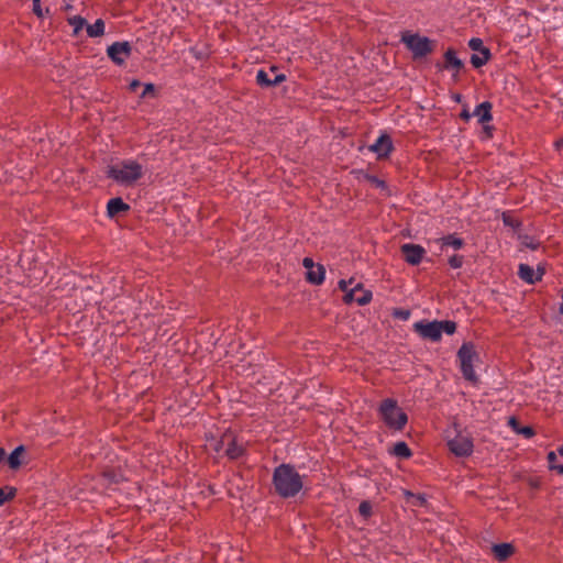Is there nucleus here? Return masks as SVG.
Instances as JSON below:
<instances>
[{
  "mask_svg": "<svg viewBox=\"0 0 563 563\" xmlns=\"http://www.w3.org/2000/svg\"><path fill=\"white\" fill-rule=\"evenodd\" d=\"M405 261L410 265H418L426 255V250L418 244L405 243L400 247Z\"/></svg>",
  "mask_w": 563,
  "mask_h": 563,
  "instance_id": "obj_12",
  "label": "nucleus"
},
{
  "mask_svg": "<svg viewBox=\"0 0 563 563\" xmlns=\"http://www.w3.org/2000/svg\"><path fill=\"white\" fill-rule=\"evenodd\" d=\"M372 291L364 289L361 283L355 284L352 288H350L346 294H344L343 300L345 303H351L353 301L357 302L360 306H365L372 300Z\"/></svg>",
  "mask_w": 563,
  "mask_h": 563,
  "instance_id": "obj_8",
  "label": "nucleus"
},
{
  "mask_svg": "<svg viewBox=\"0 0 563 563\" xmlns=\"http://www.w3.org/2000/svg\"><path fill=\"white\" fill-rule=\"evenodd\" d=\"M104 477L109 481V483H119L121 481V475H118L113 472H106Z\"/></svg>",
  "mask_w": 563,
  "mask_h": 563,
  "instance_id": "obj_33",
  "label": "nucleus"
},
{
  "mask_svg": "<svg viewBox=\"0 0 563 563\" xmlns=\"http://www.w3.org/2000/svg\"><path fill=\"white\" fill-rule=\"evenodd\" d=\"M518 275L523 282L532 285L541 279L543 271L539 268L538 272H536L533 267L528 264H519Z\"/></svg>",
  "mask_w": 563,
  "mask_h": 563,
  "instance_id": "obj_14",
  "label": "nucleus"
},
{
  "mask_svg": "<svg viewBox=\"0 0 563 563\" xmlns=\"http://www.w3.org/2000/svg\"><path fill=\"white\" fill-rule=\"evenodd\" d=\"M132 47L129 42H114L107 48V54L113 63L122 65L130 56Z\"/></svg>",
  "mask_w": 563,
  "mask_h": 563,
  "instance_id": "obj_10",
  "label": "nucleus"
},
{
  "mask_svg": "<svg viewBox=\"0 0 563 563\" xmlns=\"http://www.w3.org/2000/svg\"><path fill=\"white\" fill-rule=\"evenodd\" d=\"M379 412L385 423L395 430H402L408 421L407 415L398 407L397 401L391 398L382 401Z\"/></svg>",
  "mask_w": 563,
  "mask_h": 563,
  "instance_id": "obj_4",
  "label": "nucleus"
},
{
  "mask_svg": "<svg viewBox=\"0 0 563 563\" xmlns=\"http://www.w3.org/2000/svg\"><path fill=\"white\" fill-rule=\"evenodd\" d=\"M490 58V52L484 51V53L473 54L471 57V63L475 68H479L485 65Z\"/></svg>",
  "mask_w": 563,
  "mask_h": 563,
  "instance_id": "obj_23",
  "label": "nucleus"
},
{
  "mask_svg": "<svg viewBox=\"0 0 563 563\" xmlns=\"http://www.w3.org/2000/svg\"><path fill=\"white\" fill-rule=\"evenodd\" d=\"M492 108L493 106L489 101H484L475 108L473 117L477 118L478 123L485 124L493 119Z\"/></svg>",
  "mask_w": 563,
  "mask_h": 563,
  "instance_id": "obj_15",
  "label": "nucleus"
},
{
  "mask_svg": "<svg viewBox=\"0 0 563 563\" xmlns=\"http://www.w3.org/2000/svg\"><path fill=\"white\" fill-rule=\"evenodd\" d=\"M468 46L472 51L484 53V51H489L487 47L484 46L483 41L478 37H472L468 42Z\"/></svg>",
  "mask_w": 563,
  "mask_h": 563,
  "instance_id": "obj_26",
  "label": "nucleus"
},
{
  "mask_svg": "<svg viewBox=\"0 0 563 563\" xmlns=\"http://www.w3.org/2000/svg\"><path fill=\"white\" fill-rule=\"evenodd\" d=\"M372 504L367 500H364L358 506V512L361 516H363L365 519L371 517L372 515Z\"/></svg>",
  "mask_w": 563,
  "mask_h": 563,
  "instance_id": "obj_27",
  "label": "nucleus"
},
{
  "mask_svg": "<svg viewBox=\"0 0 563 563\" xmlns=\"http://www.w3.org/2000/svg\"><path fill=\"white\" fill-rule=\"evenodd\" d=\"M141 86V82L136 79L130 82V90L135 91Z\"/></svg>",
  "mask_w": 563,
  "mask_h": 563,
  "instance_id": "obj_40",
  "label": "nucleus"
},
{
  "mask_svg": "<svg viewBox=\"0 0 563 563\" xmlns=\"http://www.w3.org/2000/svg\"><path fill=\"white\" fill-rule=\"evenodd\" d=\"M69 24L74 27V34H78L79 31L86 25V20L80 15H74L68 19Z\"/></svg>",
  "mask_w": 563,
  "mask_h": 563,
  "instance_id": "obj_25",
  "label": "nucleus"
},
{
  "mask_svg": "<svg viewBox=\"0 0 563 563\" xmlns=\"http://www.w3.org/2000/svg\"><path fill=\"white\" fill-rule=\"evenodd\" d=\"M33 1V12L34 14H36L38 18H42L43 16V11H42V8H41V0H32Z\"/></svg>",
  "mask_w": 563,
  "mask_h": 563,
  "instance_id": "obj_35",
  "label": "nucleus"
},
{
  "mask_svg": "<svg viewBox=\"0 0 563 563\" xmlns=\"http://www.w3.org/2000/svg\"><path fill=\"white\" fill-rule=\"evenodd\" d=\"M87 34L89 37H98L104 33V22L102 19H98L93 24L87 25Z\"/></svg>",
  "mask_w": 563,
  "mask_h": 563,
  "instance_id": "obj_21",
  "label": "nucleus"
},
{
  "mask_svg": "<svg viewBox=\"0 0 563 563\" xmlns=\"http://www.w3.org/2000/svg\"><path fill=\"white\" fill-rule=\"evenodd\" d=\"M413 331L419 334L423 340H429L432 342H438L442 338V333H446L448 335H452L456 331V323L451 320L443 321H427L421 320L415 322Z\"/></svg>",
  "mask_w": 563,
  "mask_h": 563,
  "instance_id": "obj_3",
  "label": "nucleus"
},
{
  "mask_svg": "<svg viewBox=\"0 0 563 563\" xmlns=\"http://www.w3.org/2000/svg\"><path fill=\"white\" fill-rule=\"evenodd\" d=\"M417 505H423V503L426 501V499L422 496H417Z\"/></svg>",
  "mask_w": 563,
  "mask_h": 563,
  "instance_id": "obj_42",
  "label": "nucleus"
},
{
  "mask_svg": "<svg viewBox=\"0 0 563 563\" xmlns=\"http://www.w3.org/2000/svg\"><path fill=\"white\" fill-rule=\"evenodd\" d=\"M450 451L456 456H468L473 452V441L463 434H457L448 442Z\"/></svg>",
  "mask_w": 563,
  "mask_h": 563,
  "instance_id": "obj_9",
  "label": "nucleus"
},
{
  "mask_svg": "<svg viewBox=\"0 0 563 563\" xmlns=\"http://www.w3.org/2000/svg\"><path fill=\"white\" fill-rule=\"evenodd\" d=\"M484 130H485L487 133H489V134H490V130H492V128H490V126L485 125V126H484Z\"/></svg>",
  "mask_w": 563,
  "mask_h": 563,
  "instance_id": "obj_48",
  "label": "nucleus"
},
{
  "mask_svg": "<svg viewBox=\"0 0 563 563\" xmlns=\"http://www.w3.org/2000/svg\"><path fill=\"white\" fill-rule=\"evenodd\" d=\"M461 119L464 120L465 122L470 121V119L473 117V113H470V111L464 108L460 114Z\"/></svg>",
  "mask_w": 563,
  "mask_h": 563,
  "instance_id": "obj_39",
  "label": "nucleus"
},
{
  "mask_svg": "<svg viewBox=\"0 0 563 563\" xmlns=\"http://www.w3.org/2000/svg\"><path fill=\"white\" fill-rule=\"evenodd\" d=\"M286 79L284 74H277L276 68L272 67L268 71L260 69L256 74V82L261 87H275Z\"/></svg>",
  "mask_w": 563,
  "mask_h": 563,
  "instance_id": "obj_11",
  "label": "nucleus"
},
{
  "mask_svg": "<svg viewBox=\"0 0 563 563\" xmlns=\"http://www.w3.org/2000/svg\"><path fill=\"white\" fill-rule=\"evenodd\" d=\"M224 448H225V446H221V444H220V440H219V441H217V442H216V444H214V450H216L217 452H221V451H223V452H224Z\"/></svg>",
  "mask_w": 563,
  "mask_h": 563,
  "instance_id": "obj_41",
  "label": "nucleus"
},
{
  "mask_svg": "<svg viewBox=\"0 0 563 563\" xmlns=\"http://www.w3.org/2000/svg\"><path fill=\"white\" fill-rule=\"evenodd\" d=\"M369 151L375 153L378 158L387 157L393 150V142L387 134H382L372 145Z\"/></svg>",
  "mask_w": 563,
  "mask_h": 563,
  "instance_id": "obj_13",
  "label": "nucleus"
},
{
  "mask_svg": "<svg viewBox=\"0 0 563 563\" xmlns=\"http://www.w3.org/2000/svg\"><path fill=\"white\" fill-rule=\"evenodd\" d=\"M556 454H558V456H562V457H563V445H561V446L558 449Z\"/></svg>",
  "mask_w": 563,
  "mask_h": 563,
  "instance_id": "obj_46",
  "label": "nucleus"
},
{
  "mask_svg": "<svg viewBox=\"0 0 563 563\" xmlns=\"http://www.w3.org/2000/svg\"><path fill=\"white\" fill-rule=\"evenodd\" d=\"M221 446L224 448V454L230 460H238L245 453V446L242 441L236 439L232 433H224L220 439Z\"/></svg>",
  "mask_w": 563,
  "mask_h": 563,
  "instance_id": "obj_7",
  "label": "nucleus"
},
{
  "mask_svg": "<svg viewBox=\"0 0 563 563\" xmlns=\"http://www.w3.org/2000/svg\"><path fill=\"white\" fill-rule=\"evenodd\" d=\"M155 95V86L153 84H146L144 86L141 98L153 97Z\"/></svg>",
  "mask_w": 563,
  "mask_h": 563,
  "instance_id": "obj_31",
  "label": "nucleus"
},
{
  "mask_svg": "<svg viewBox=\"0 0 563 563\" xmlns=\"http://www.w3.org/2000/svg\"><path fill=\"white\" fill-rule=\"evenodd\" d=\"M478 358L475 346L471 342H464L457 351V360L463 377L472 383L477 382V375L474 371V362Z\"/></svg>",
  "mask_w": 563,
  "mask_h": 563,
  "instance_id": "obj_5",
  "label": "nucleus"
},
{
  "mask_svg": "<svg viewBox=\"0 0 563 563\" xmlns=\"http://www.w3.org/2000/svg\"><path fill=\"white\" fill-rule=\"evenodd\" d=\"M325 269L322 265H316L314 268L307 271V280L314 285H320L324 280Z\"/></svg>",
  "mask_w": 563,
  "mask_h": 563,
  "instance_id": "obj_19",
  "label": "nucleus"
},
{
  "mask_svg": "<svg viewBox=\"0 0 563 563\" xmlns=\"http://www.w3.org/2000/svg\"><path fill=\"white\" fill-rule=\"evenodd\" d=\"M5 455H7L5 451L3 449H0V462L3 461Z\"/></svg>",
  "mask_w": 563,
  "mask_h": 563,
  "instance_id": "obj_44",
  "label": "nucleus"
},
{
  "mask_svg": "<svg viewBox=\"0 0 563 563\" xmlns=\"http://www.w3.org/2000/svg\"><path fill=\"white\" fill-rule=\"evenodd\" d=\"M272 482L275 493L282 498H294L303 488V476L290 464L278 465Z\"/></svg>",
  "mask_w": 563,
  "mask_h": 563,
  "instance_id": "obj_1",
  "label": "nucleus"
},
{
  "mask_svg": "<svg viewBox=\"0 0 563 563\" xmlns=\"http://www.w3.org/2000/svg\"><path fill=\"white\" fill-rule=\"evenodd\" d=\"M24 452V446L20 445L15 448L11 454L8 456V464L11 468L15 470L21 465V455Z\"/></svg>",
  "mask_w": 563,
  "mask_h": 563,
  "instance_id": "obj_22",
  "label": "nucleus"
},
{
  "mask_svg": "<svg viewBox=\"0 0 563 563\" xmlns=\"http://www.w3.org/2000/svg\"><path fill=\"white\" fill-rule=\"evenodd\" d=\"M144 174L143 166L133 159H124L110 165L108 177L122 186H133Z\"/></svg>",
  "mask_w": 563,
  "mask_h": 563,
  "instance_id": "obj_2",
  "label": "nucleus"
},
{
  "mask_svg": "<svg viewBox=\"0 0 563 563\" xmlns=\"http://www.w3.org/2000/svg\"><path fill=\"white\" fill-rule=\"evenodd\" d=\"M522 244L526 246V247H529L531 250H536L538 249L539 246V243L536 242L533 239H530L528 236H525L523 240H522Z\"/></svg>",
  "mask_w": 563,
  "mask_h": 563,
  "instance_id": "obj_32",
  "label": "nucleus"
},
{
  "mask_svg": "<svg viewBox=\"0 0 563 563\" xmlns=\"http://www.w3.org/2000/svg\"><path fill=\"white\" fill-rule=\"evenodd\" d=\"M394 454L401 459L411 456V451L405 442H397L394 446Z\"/></svg>",
  "mask_w": 563,
  "mask_h": 563,
  "instance_id": "obj_24",
  "label": "nucleus"
},
{
  "mask_svg": "<svg viewBox=\"0 0 563 563\" xmlns=\"http://www.w3.org/2000/svg\"><path fill=\"white\" fill-rule=\"evenodd\" d=\"M463 256L461 255H453L449 260V264L452 268H460L463 265Z\"/></svg>",
  "mask_w": 563,
  "mask_h": 563,
  "instance_id": "obj_30",
  "label": "nucleus"
},
{
  "mask_svg": "<svg viewBox=\"0 0 563 563\" xmlns=\"http://www.w3.org/2000/svg\"><path fill=\"white\" fill-rule=\"evenodd\" d=\"M14 489L10 488L8 492L4 488H0V506H2L5 501L13 498Z\"/></svg>",
  "mask_w": 563,
  "mask_h": 563,
  "instance_id": "obj_28",
  "label": "nucleus"
},
{
  "mask_svg": "<svg viewBox=\"0 0 563 563\" xmlns=\"http://www.w3.org/2000/svg\"><path fill=\"white\" fill-rule=\"evenodd\" d=\"M548 462L551 470L556 471V466L560 465L558 462V454L554 451L548 453Z\"/></svg>",
  "mask_w": 563,
  "mask_h": 563,
  "instance_id": "obj_29",
  "label": "nucleus"
},
{
  "mask_svg": "<svg viewBox=\"0 0 563 563\" xmlns=\"http://www.w3.org/2000/svg\"><path fill=\"white\" fill-rule=\"evenodd\" d=\"M353 284V279L351 278L349 282L347 280H344V279H341L339 282V288L344 291L346 294V291H349V285H352Z\"/></svg>",
  "mask_w": 563,
  "mask_h": 563,
  "instance_id": "obj_36",
  "label": "nucleus"
},
{
  "mask_svg": "<svg viewBox=\"0 0 563 563\" xmlns=\"http://www.w3.org/2000/svg\"><path fill=\"white\" fill-rule=\"evenodd\" d=\"M302 265L303 267L308 271V269H312L314 268V263L312 261V258L310 257H305L303 261H302Z\"/></svg>",
  "mask_w": 563,
  "mask_h": 563,
  "instance_id": "obj_37",
  "label": "nucleus"
},
{
  "mask_svg": "<svg viewBox=\"0 0 563 563\" xmlns=\"http://www.w3.org/2000/svg\"><path fill=\"white\" fill-rule=\"evenodd\" d=\"M463 62L457 58L454 49L449 48L444 54V67L459 73L463 68Z\"/></svg>",
  "mask_w": 563,
  "mask_h": 563,
  "instance_id": "obj_17",
  "label": "nucleus"
},
{
  "mask_svg": "<svg viewBox=\"0 0 563 563\" xmlns=\"http://www.w3.org/2000/svg\"><path fill=\"white\" fill-rule=\"evenodd\" d=\"M519 432L526 438H531L534 434L533 429L530 427H523Z\"/></svg>",
  "mask_w": 563,
  "mask_h": 563,
  "instance_id": "obj_38",
  "label": "nucleus"
},
{
  "mask_svg": "<svg viewBox=\"0 0 563 563\" xmlns=\"http://www.w3.org/2000/svg\"><path fill=\"white\" fill-rule=\"evenodd\" d=\"M130 210V206L121 198H112L107 203V213L110 218H114Z\"/></svg>",
  "mask_w": 563,
  "mask_h": 563,
  "instance_id": "obj_16",
  "label": "nucleus"
},
{
  "mask_svg": "<svg viewBox=\"0 0 563 563\" xmlns=\"http://www.w3.org/2000/svg\"><path fill=\"white\" fill-rule=\"evenodd\" d=\"M556 146H558L559 148H562V147H563V139H562L561 141H559V142H556Z\"/></svg>",
  "mask_w": 563,
  "mask_h": 563,
  "instance_id": "obj_47",
  "label": "nucleus"
},
{
  "mask_svg": "<svg viewBox=\"0 0 563 563\" xmlns=\"http://www.w3.org/2000/svg\"><path fill=\"white\" fill-rule=\"evenodd\" d=\"M453 100H455L456 102H461L462 96L456 93V95L453 96Z\"/></svg>",
  "mask_w": 563,
  "mask_h": 563,
  "instance_id": "obj_45",
  "label": "nucleus"
},
{
  "mask_svg": "<svg viewBox=\"0 0 563 563\" xmlns=\"http://www.w3.org/2000/svg\"><path fill=\"white\" fill-rule=\"evenodd\" d=\"M492 551L498 561H505L514 553V547L510 543H499L494 544Z\"/></svg>",
  "mask_w": 563,
  "mask_h": 563,
  "instance_id": "obj_18",
  "label": "nucleus"
},
{
  "mask_svg": "<svg viewBox=\"0 0 563 563\" xmlns=\"http://www.w3.org/2000/svg\"><path fill=\"white\" fill-rule=\"evenodd\" d=\"M556 472L561 475H563V463H560L559 466H556Z\"/></svg>",
  "mask_w": 563,
  "mask_h": 563,
  "instance_id": "obj_43",
  "label": "nucleus"
},
{
  "mask_svg": "<svg viewBox=\"0 0 563 563\" xmlns=\"http://www.w3.org/2000/svg\"><path fill=\"white\" fill-rule=\"evenodd\" d=\"M394 316L396 318L401 319V320H408L409 317H410V311L409 310L399 309V310L395 311Z\"/></svg>",
  "mask_w": 563,
  "mask_h": 563,
  "instance_id": "obj_34",
  "label": "nucleus"
},
{
  "mask_svg": "<svg viewBox=\"0 0 563 563\" xmlns=\"http://www.w3.org/2000/svg\"><path fill=\"white\" fill-rule=\"evenodd\" d=\"M441 244V249L444 247H452L453 250H460L464 245V241L453 234H449L446 236H443L439 240Z\"/></svg>",
  "mask_w": 563,
  "mask_h": 563,
  "instance_id": "obj_20",
  "label": "nucleus"
},
{
  "mask_svg": "<svg viewBox=\"0 0 563 563\" xmlns=\"http://www.w3.org/2000/svg\"><path fill=\"white\" fill-rule=\"evenodd\" d=\"M402 42L412 52L415 58L424 57L433 49L432 42L428 37L418 34H405Z\"/></svg>",
  "mask_w": 563,
  "mask_h": 563,
  "instance_id": "obj_6",
  "label": "nucleus"
}]
</instances>
